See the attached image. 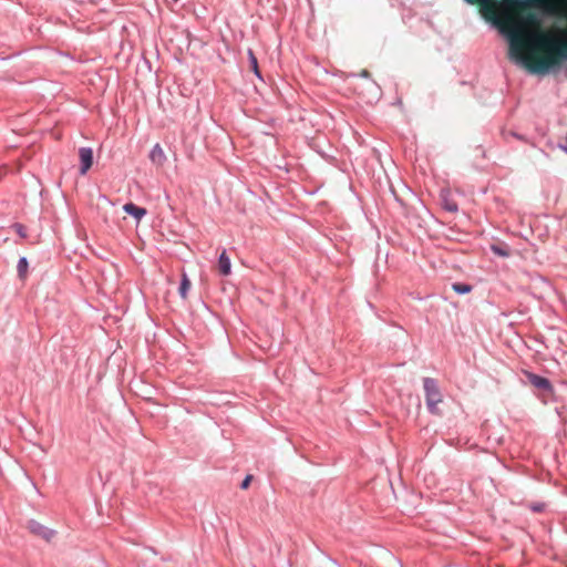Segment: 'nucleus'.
Returning <instances> with one entry per match:
<instances>
[{"label":"nucleus","instance_id":"nucleus-3","mask_svg":"<svg viewBox=\"0 0 567 567\" xmlns=\"http://www.w3.org/2000/svg\"><path fill=\"white\" fill-rule=\"evenodd\" d=\"M79 157L81 162L80 173L85 175L93 164V151L90 147H81L79 150Z\"/></svg>","mask_w":567,"mask_h":567},{"label":"nucleus","instance_id":"nucleus-7","mask_svg":"<svg viewBox=\"0 0 567 567\" xmlns=\"http://www.w3.org/2000/svg\"><path fill=\"white\" fill-rule=\"evenodd\" d=\"M528 380L537 389H542V390L550 389L549 381L543 377H539V375H536L533 373H528Z\"/></svg>","mask_w":567,"mask_h":567},{"label":"nucleus","instance_id":"nucleus-18","mask_svg":"<svg viewBox=\"0 0 567 567\" xmlns=\"http://www.w3.org/2000/svg\"><path fill=\"white\" fill-rule=\"evenodd\" d=\"M363 76H368L369 75V72L367 70H363L362 73H361Z\"/></svg>","mask_w":567,"mask_h":567},{"label":"nucleus","instance_id":"nucleus-2","mask_svg":"<svg viewBox=\"0 0 567 567\" xmlns=\"http://www.w3.org/2000/svg\"><path fill=\"white\" fill-rule=\"evenodd\" d=\"M423 388L425 391V401L429 411L433 414H440L437 404L443 401V396L435 380L425 378L423 380Z\"/></svg>","mask_w":567,"mask_h":567},{"label":"nucleus","instance_id":"nucleus-16","mask_svg":"<svg viewBox=\"0 0 567 567\" xmlns=\"http://www.w3.org/2000/svg\"><path fill=\"white\" fill-rule=\"evenodd\" d=\"M533 511L542 512L544 509V504H535L532 506Z\"/></svg>","mask_w":567,"mask_h":567},{"label":"nucleus","instance_id":"nucleus-15","mask_svg":"<svg viewBox=\"0 0 567 567\" xmlns=\"http://www.w3.org/2000/svg\"><path fill=\"white\" fill-rule=\"evenodd\" d=\"M492 249L497 255H501V256H507L508 255L506 251L502 250L501 248H498L496 246H493Z\"/></svg>","mask_w":567,"mask_h":567},{"label":"nucleus","instance_id":"nucleus-12","mask_svg":"<svg viewBox=\"0 0 567 567\" xmlns=\"http://www.w3.org/2000/svg\"><path fill=\"white\" fill-rule=\"evenodd\" d=\"M452 288L457 293H467L472 290V287L465 284H454Z\"/></svg>","mask_w":567,"mask_h":567},{"label":"nucleus","instance_id":"nucleus-10","mask_svg":"<svg viewBox=\"0 0 567 567\" xmlns=\"http://www.w3.org/2000/svg\"><path fill=\"white\" fill-rule=\"evenodd\" d=\"M190 286H192L190 280L188 279L187 275L185 272H183L182 274V282L179 286V295L183 299L187 298V292H188Z\"/></svg>","mask_w":567,"mask_h":567},{"label":"nucleus","instance_id":"nucleus-19","mask_svg":"<svg viewBox=\"0 0 567 567\" xmlns=\"http://www.w3.org/2000/svg\"><path fill=\"white\" fill-rule=\"evenodd\" d=\"M175 2H177L178 0H174Z\"/></svg>","mask_w":567,"mask_h":567},{"label":"nucleus","instance_id":"nucleus-1","mask_svg":"<svg viewBox=\"0 0 567 567\" xmlns=\"http://www.w3.org/2000/svg\"><path fill=\"white\" fill-rule=\"evenodd\" d=\"M478 4L486 17L498 13V24L509 38L511 54L525 62L533 73H544L567 59V41L542 30V21L526 0H466Z\"/></svg>","mask_w":567,"mask_h":567},{"label":"nucleus","instance_id":"nucleus-11","mask_svg":"<svg viewBox=\"0 0 567 567\" xmlns=\"http://www.w3.org/2000/svg\"><path fill=\"white\" fill-rule=\"evenodd\" d=\"M248 56H249L250 69L254 71V73L257 76H260L259 68H258V61H257V58H256V55L254 54V52L251 50L248 51Z\"/></svg>","mask_w":567,"mask_h":567},{"label":"nucleus","instance_id":"nucleus-17","mask_svg":"<svg viewBox=\"0 0 567 567\" xmlns=\"http://www.w3.org/2000/svg\"><path fill=\"white\" fill-rule=\"evenodd\" d=\"M447 208L451 212L456 210V205H450V206H447Z\"/></svg>","mask_w":567,"mask_h":567},{"label":"nucleus","instance_id":"nucleus-4","mask_svg":"<svg viewBox=\"0 0 567 567\" xmlns=\"http://www.w3.org/2000/svg\"><path fill=\"white\" fill-rule=\"evenodd\" d=\"M217 269L221 276H228L231 272L230 258L228 257L225 249L221 251V254L219 256Z\"/></svg>","mask_w":567,"mask_h":567},{"label":"nucleus","instance_id":"nucleus-8","mask_svg":"<svg viewBox=\"0 0 567 567\" xmlns=\"http://www.w3.org/2000/svg\"><path fill=\"white\" fill-rule=\"evenodd\" d=\"M30 529L32 533L40 535L41 537L45 538L47 540H50L53 537V532L43 527L42 525L38 523H32L30 525Z\"/></svg>","mask_w":567,"mask_h":567},{"label":"nucleus","instance_id":"nucleus-5","mask_svg":"<svg viewBox=\"0 0 567 567\" xmlns=\"http://www.w3.org/2000/svg\"><path fill=\"white\" fill-rule=\"evenodd\" d=\"M150 159L157 166H162L165 163L166 156L159 144L154 145V147L152 148L150 153Z\"/></svg>","mask_w":567,"mask_h":567},{"label":"nucleus","instance_id":"nucleus-9","mask_svg":"<svg viewBox=\"0 0 567 567\" xmlns=\"http://www.w3.org/2000/svg\"><path fill=\"white\" fill-rule=\"evenodd\" d=\"M28 260L25 257H21L18 261V266H17V269H18V276L21 280H24L27 278V275H28Z\"/></svg>","mask_w":567,"mask_h":567},{"label":"nucleus","instance_id":"nucleus-6","mask_svg":"<svg viewBox=\"0 0 567 567\" xmlns=\"http://www.w3.org/2000/svg\"><path fill=\"white\" fill-rule=\"evenodd\" d=\"M123 209L125 213L133 216L137 221H140L146 215L145 208L138 207V206L134 205L133 203H126L123 206Z\"/></svg>","mask_w":567,"mask_h":567},{"label":"nucleus","instance_id":"nucleus-13","mask_svg":"<svg viewBox=\"0 0 567 567\" xmlns=\"http://www.w3.org/2000/svg\"><path fill=\"white\" fill-rule=\"evenodd\" d=\"M13 229L16 230V233L22 237V238H25L27 237V233H25V227L21 224H14L13 225Z\"/></svg>","mask_w":567,"mask_h":567},{"label":"nucleus","instance_id":"nucleus-14","mask_svg":"<svg viewBox=\"0 0 567 567\" xmlns=\"http://www.w3.org/2000/svg\"><path fill=\"white\" fill-rule=\"evenodd\" d=\"M251 480H252V476L251 475H247L245 477V480L243 481V483H241V488L243 489H247L249 484H250V482H251Z\"/></svg>","mask_w":567,"mask_h":567}]
</instances>
